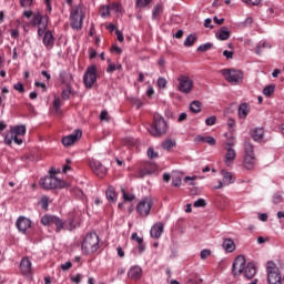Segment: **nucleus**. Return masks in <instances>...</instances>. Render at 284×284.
<instances>
[{
    "instance_id": "40",
    "label": "nucleus",
    "mask_w": 284,
    "mask_h": 284,
    "mask_svg": "<svg viewBox=\"0 0 284 284\" xmlns=\"http://www.w3.org/2000/svg\"><path fill=\"white\" fill-rule=\"evenodd\" d=\"M49 21H50V17H48V16H42V18L40 19V24H39V27H40V28H45V29H48V23H49Z\"/></svg>"
},
{
    "instance_id": "10",
    "label": "nucleus",
    "mask_w": 284,
    "mask_h": 284,
    "mask_svg": "<svg viewBox=\"0 0 284 284\" xmlns=\"http://www.w3.org/2000/svg\"><path fill=\"white\" fill-rule=\"evenodd\" d=\"M83 83L89 90L97 83V65H90L83 75Z\"/></svg>"
},
{
    "instance_id": "11",
    "label": "nucleus",
    "mask_w": 284,
    "mask_h": 284,
    "mask_svg": "<svg viewBox=\"0 0 284 284\" xmlns=\"http://www.w3.org/2000/svg\"><path fill=\"white\" fill-rule=\"evenodd\" d=\"M40 185L43 190H57L63 187V182L54 176H47L40 180Z\"/></svg>"
},
{
    "instance_id": "28",
    "label": "nucleus",
    "mask_w": 284,
    "mask_h": 284,
    "mask_svg": "<svg viewBox=\"0 0 284 284\" xmlns=\"http://www.w3.org/2000/svg\"><path fill=\"white\" fill-rule=\"evenodd\" d=\"M105 196L108 199V201H110L111 203H116V190L114 189V186H109L106 192H105Z\"/></svg>"
},
{
    "instance_id": "63",
    "label": "nucleus",
    "mask_w": 284,
    "mask_h": 284,
    "mask_svg": "<svg viewBox=\"0 0 284 284\" xmlns=\"http://www.w3.org/2000/svg\"><path fill=\"white\" fill-rule=\"evenodd\" d=\"M100 121H109L108 112L105 110L100 113Z\"/></svg>"
},
{
    "instance_id": "26",
    "label": "nucleus",
    "mask_w": 284,
    "mask_h": 284,
    "mask_svg": "<svg viewBox=\"0 0 284 284\" xmlns=\"http://www.w3.org/2000/svg\"><path fill=\"white\" fill-rule=\"evenodd\" d=\"M222 247L225 250V252H234V250H236V244L232 239H225L223 241Z\"/></svg>"
},
{
    "instance_id": "59",
    "label": "nucleus",
    "mask_w": 284,
    "mask_h": 284,
    "mask_svg": "<svg viewBox=\"0 0 284 284\" xmlns=\"http://www.w3.org/2000/svg\"><path fill=\"white\" fill-rule=\"evenodd\" d=\"M131 239H132L133 241H136L138 244H139V243H143V237H139V234H138V233H133V234L131 235Z\"/></svg>"
},
{
    "instance_id": "7",
    "label": "nucleus",
    "mask_w": 284,
    "mask_h": 284,
    "mask_svg": "<svg viewBox=\"0 0 284 284\" xmlns=\"http://www.w3.org/2000/svg\"><path fill=\"white\" fill-rule=\"evenodd\" d=\"M227 83H241L243 81V72L235 69H223L220 71Z\"/></svg>"
},
{
    "instance_id": "9",
    "label": "nucleus",
    "mask_w": 284,
    "mask_h": 284,
    "mask_svg": "<svg viewBox=\"0 0 284 284\" xmlns=\"http://www.w3.org/2000/svg\"><path fill=\"white\" fill-rule=\"evenodd\" d=\"M194 90V80L189 75L179 77V91L183 94H190Z\"/></svg>"
},
{
    "instance_id": "33",
    "label": "nucleus",
    "mask_w": 284,
    "mask_h": 284,
    "mask_svg": "<svg viewBox=\"0 0 284 284\" xmlns=\"http://www.w3.org/2000/svg\"><path fill=\"white\" fill-rule=\"evenodd\" d=\"M61 98H54L53 100V114H55L57 116H60L61 114Z\"/></svg>"
},
{
    "instance_id": "50",
    "label": "nucleus",
    "mask_w": 284,
    "mask_h": 284,
    "mask_svg": "<svg viewBox=\"0 0 284 284\" xmlns=\"http://www.w3.org/2000/svg\"><path fill=\"white\" fill-rule=\"evenodd\" d=\"M193 205L195 207H205V205H207V202H205L204 199H199L193 203Z\"/></svg>"
},
{
    "instance_id": "57",
    "label": "nucleus",
    "mask_w": 284,
    "mask_h": 284,
    "mask_svg": "<svg viewBox=\"0 0 284 284\" xmlns=\"http://www.w3.org/2000/svg\"><path fill=\"white\" fill-rule=\"evenodd\" d=\"M223 57H225L226 59H234V51L224 50Z\"/></svg>"
},
{
    "instance_id": "36",
    "label": "nucleus",
    "mask_w": 284,
    "mask_h": 284,
    "mask_svg": "<svg viewBox=\"0 0 284 284\" xmlns=\"http://www.w3.org/2000/svg\"><path fill=\"white\" fill-rule=\"evenodd\" d=\"M196 41V36L190 34L185 40H184V45L185 48H192Z\"/></svg>"
},
{
    "instance_id": "41",
    "label": "nucleus",
    "mask_w": 284,
    "mask_h": 284,
    "mask_svg": "<svg viewBox=\"0 0 284 284\" xmlns=\"http://www.w3.org/2000/svg\"><path fill=\"white\" fill-rule=\"evenodd\" d=\"M21 8H32L34 0H19Z\"/></svg>"
},
{
    "instance_id": "42",
    "label": "nucleus",
    "mask_w": 284,
    "mask_h": 284,
    "mask_svg": "<svg viewBox=\"0 0 284 284\" xmlns=\"http://www.w3.org/2000/svg\"><path fill=\"white\" fill-rule=\"evenodd\" d=\"M42 17H43V14H41V13H36L34 16H33V19H32V26H40V23H41V19H42Z\"/></svg>"
},
{
    "instance_id": "29",
    "label": "nucleus",
    "mask_w": 284,
    "mask_h": 284,
    "mask_svg": "<svg viewBox=\"0 0 284 284\" xmlns=\"http://www.w3.org/2000/svg\"><path fill=\"white\" fill-rule=\"evenodd\" d=\"M201 108H203V103L199 100H194L190 103V111L193 114H199V112H201Z\"/></svg>"
},
{
    "instance_id": "56",
    "label": "nucleus",
    "mask_w": 284,
    "mask_h": 284,
    "mask_svg": "<svg viewBox=\"0 0 284 284\" xmlns=\"http://www.w3.org/2000/svg\"><path fill=\"white\" fill-rule=\"evenodd\" d=\"M243 3H246V6H258L261 3V0H242Z\"/></svg>"
},
{
    "instance_id": "55",
    "label": "nucleus",
    "mask_w": 284,
    "mask_h": 284,
    "mask_svg": "<svg viewBox=\"0 0 284 284\" xmlns=\"http://www.w3.org/2000/svg\"><path fill=\"white\" fill-rule=\"evenodd\" d=\"M109 8L114 10V12H121V4L119 2H113Z\"/></svg>"
},
{
    "instance_id": "53",
    "label": "nucleus",
    "mask_w": 284,
    "mask_h": 284,
    "mask_svg": "<svg viewBox=\"0 0 284 284\" xmlns=\"http://www.w3.org/2000/svg\"><path fill=\"white\" fill-rule=\"evenodd\" d=\"M211 254H212V251L204 248L201 251L200 256H201L202 261H205V258H207V256H210Z\"/></svg>"
},
{
    "instance_id": "12",
    "label": "nucleus",
    "mask_w": 284,
    "mask_h": 284,
    "mask_svg": "<svg viewBox=\"0 0 284 284\" xmlns=\"http://www.w3.org/2000/svg\"><path fill=\"white\" fill-rule=\"evenodd\" d=\"M89 166L92 170L93 174L95 176H99L100 179H103V176L108 174V169H105V166H103V164H101V162L97 160H90Z\"/></svg>"
},
{
    "instance_id": "64",
    "label": "nucleus",
    "mask_w": 284,
    "mask_h": 284,
    "mask_svg": "<svg viewBox=\"0 0 284 284\" xmlns=\"http://www.w3.org/2000/svg\"><path fill=\"white\" fill-rule=\"evenodd\" d=\"M72 283H81V274H77L75 276L71 277Z\"/></svg>"
},
{
    "instance_id": "14",
    "label": "nucleus",
    "mask_w": 284,
    "mask_h": 284,
    "mask_svg": "<svg viewBox=\"0 0 284 284\" xmlns=\"http://www.w3.org/2000/svg\"><path fill=\"white\" fill-rule=\"evenodd\" d=\"M233 276H241L245 270V256L239 255L233 262Z\"/></svg>"
},
{
    "instance_id": "44",
    "label": "nucleus",
    "mask_w": 284,
    "mask_h": 284,
    "mask_svg": "<svg viewBox=\"0 0 284 284\" xmlns=\"http://www.w3.org/2000/svg\"><path fill=\"white\" fill-rule=\"evenodd\" d=\"M211 49H212V43L207 42V43L201 44L197 48V52H207V50H211Z\"/></svg>"
},
{
    "instance_id": "5",
    "label": "nucleus",
    "mask_w": 284,
    "mask_h": 284,
    "mask_svg": "<svg viewBox=\"0 0 284 284\" xmlns=\"http://www.w3.org/2000/svg\"><path fill=\"white\" fill-rule=\"evenodd\" d=\"M244 152L243 165L245 170H254V165H256V155L254 154V145H252V142L245 141Z\"/></svg>"
},
{
    "instance_id": "61",
    "label": "nucleus",
    "mask_w": 284,
    "mask_h": 284,
    "mask_svg": "<svg viewBox=\"0 0 284 284\" xmlns=\"http://www.w3.org/2000/svg\"><path fill=\"white\" fill-rule=\"evenodd\" d=\"M72 267V262H65L64 264H61V270L67 272V270H70Z\"/></svg>"
},
{
    "instance_id": "8",
    "label": "nucleus",
    "mask_w": 284,
    "mask_h": 284,
    "mask_svg": "<svg viewBox=\"0 0 284 284\" xmlns=\"http://www.w3.org/2000/svg\"><path fill=\"white\" fill-rule=\"evenodd\" d=\"M154 205V202L150 197H145L141 200L136 205V212L140 216H150V212L152 210V206Z\"/></svg>"
},
{
    "instance_id": "39",
    "label": "nucleus",
    "mask_w": 284,
    "mask_h": 284,
    "mask_svg": "<svg viewBox=\"0 0 284 284\" xmlns=\"http://www.w3.org/2000/svg\"><path fill=\"white\" fill-rule=\"evenodd\" d=\"M40 205H41L42 210L48 211V206L50 205V197L49 196H43L40 200Z\"/></svg>"
},
{
    "instance_id": "47",
    "label": "nucleus",
    "mask_w": 284,
    "mask_h": 284,
    "mask_svg": "<svg viewBox=\"0 0 284 284\" xmlns=\"http://www.w3.org/2000/svg\"><path fill=\"white\" fill-rule=\"evenodd\" d=\"M168 85V80L165 78H159L158 79V88L165 89Z\"/></svg>"
},
{
    "instance_id": "20",
    "label": "nucleus",
    "mask_w": 284,
    "mask_h": 284,
    "mask_svg": "<svg viewBox=\"0 0 284 284\" xmlns=\"http://www.w3.org/2000/svg\"><path fill=\"white\" fill-rule=\"evenodd\" d=\"M165 225L163 224V222H158L155 223L150 231L151 237L152 239H161V234H163V230H164Z\"/></svg>"
},
{
    "instance_id": "18",
    "label": "nucleus",
    "mask_w": 284,
    "mask_h": 284,
    "mask_svg": "<svg viewBox=\"0 0 284 284\" xmlns=\"http://www.w3.org/2000/svg\"><path fill=\"white\" fill-rule=\"evenodd\" d=\"M226 153L224 158V163L226 168H230L234 163V160L236 159V150H234L232 146L225 148Z\"/></svg>"
},
{
    "instance_id": "43",
    "label": "nucleus",
    "mask_w": 284,
    "mask_h": 284,
    "mask_svg": "<svg viewBox=\"0 0 284 284\" xmlns=\"http://www.w3.org/2000/svg\"><path fill=\"white\" fill-rule=\"evenodd\" d=\"M108 68H106V72L108 74H112L113 72H116V64L114 62H111L110 60H108Z\"/></svg>"
},
{
    "instance_id": "46",
    "label": "nucleus",
    "mask_w": 284,
    "mask_h": 284,
    "mask_svg": "<svg viewBox=\"0 0 284 284\" xmlns=\"http://www.w3.org/2000/svg\"><path fill=\"white\" fill-rule=\"evenodd\" d=\"M196 179H199V176H196V175L185 176L184 183H186L187 185H194V182L196 181Z\"/></svg>"
},
{
    "instance_id": "37",
    "label": "nucleus",
    "mask_w": 284,
    "mask_h": 284,
    "mask_svg": "<svg viewBox=\"0 0 284 284\" xmlns=\"http://www.w3.org/2000/svg\"><path fill=\"white\" fill-rule=\"evenodd\" d=\"M275 88L276 87L274 84H270V85L265 87L264 90H263V95L264 97H272V94H274Z\"/></svg>"
},
{
    "instance_id": "52",
    "label": "nucleus",
    "mask_w": 284,
    "mask_h": 284,
    "mask_svg": "<svg viewBox=\"0 0 284 284\" xmlns=\"http://www.w3.org/2000/svg\"><path fill=\"white\" fill-rule=\"evenodd\" d=\"M12 142H14V135L11 133L10 135L4 136V143L6 145H12Z\"/></svg>"
},
{
    "instance_id": "48",
    "label": "nucleus",
    "mask_w": 284,
    "mask_h": 284,
    "mask_svg": "<svg viewBox=\"0 0 284 284\" xmlns=\"http://www.w3.org/2000/svg\"><path fill=\"white\" fill-rule=\"evenodd\" d=\"M150 3H152V0H136L138 8H145Z\"/></svg>"
},
{
    "instance_id": "17",
    "label": "nucleus",
    "mask_w": 284,
    "mask_h": 284,
    "mask_svg": "<svg viewBox=\"0 0 284 284\" xmlns=\"http://www.w3.org/2000/svg\"><path fill=\"white\" fill-rule=\"evenodd\" d=\"M221 174L223 176V182L219 181V185L214 186V190H221L223 187V183L224 185H232V183L236 181V178H234V174H232V172L222 170Z\"/></svg>"
},
{
    "instance_id": "30",
    "label": "nucleus",
    "mask_w": 284,
    "mask_h": 284,
    "mask_svg": "<svg viewBox=\"0 0 284 284\" xmlns=\"http://www.w3.org/2000/svg\"><path fill=\"white\" fill-rule=\"evenodd\" d=\"M195 141H197V143H207L209 145H216V140L212 136H201L197 135L195 138Z\"/></svg>"
},
{
    "instance_id": "19",
    "label": "nucleus",
    "mask_w": 284,
    "mask_h": 284,
    "mask_svg": "<svg viewBox=\"0 0 284 284\" xmlns=\"http://www.w3.org/2000/svg\"><path fill=\"white\" fill-rule=\"evenodd\" d=\"M20 271L23 276H30L32 272V262L28 257H23L20 262Z\"/></svg>"
},
{
    "instance_id": "32",
    "label": "nucleus",
    "mask_w": 284,
    "mask_h": 284,
    "mask_svg": "<svg viewBox=\"0 0 284 284\" xmlns=\"http://www.w3.org/2000/svg\"><path fill=\"white\" fill-rule=\"evenodd\" d=\"M161 14H163V4L162 3H158L153 8L152 19H154V20L161 19Z\"/></svg>"
},
{
    "instance_id": "15",
    "label": "nucleus",
    "mask_w": 284,
    "mask_h": 284,
    "mask_svg": "<svg viewBox=\"0 0 284 284\" xmlns=\"http://www.w3.org/2000/svg\"><path fill=\"white\" fill-rule=\"evenodd\" d=\"M16 226L22 234H28L30 227H32V221L28 217L20 216L16 222Z\"/></svg>"
},
{
    "instance_id": "1",
    "label": "nucleus",
    "mask_w": 284,
    "mask_h": 284,
    "mask_svg": "<svg viewBox=\"0 0 284 284\" xmlns=\"http://www.w3.org/2000/svg\"><path fill=\"white\" fill-rule=\"evenodd\" d=\"M41 225L44 227H50L52 225L55 226V232L59 234L62 230H68L72 232L77 227V223L74 222V216H70L68 221L61 220V217L57 215L44 214L40 220Z\"/></svg>"
},
{
    "instance_id": "51",
    "label": "nucleus",
    "mask_w": 284,
    "mask_h": 284,
    "mask_svg": "<svg viewBox=\"0 0 284 284\" xmlns=\"http://www.w3.org/2000/svg\"><path fill=\"white\" fill-rule=\"evenodd\" d=\"M149 159H158L159 153L154 151V149L150 148L146 152Z\"/></svg>"
},
{
    "instance_id": "23",
    "label": "nucleus",
    "mask_w": 284,
    "mask_h": 284,
    "mask_svg": "<svg viewBox=\"0 0 284 284\" xmlns=\"http://www.w3.org/2000/svg\"><path fill=\"white\" fill-rule=\"evenodd\" d=\"M244 275L248 280H252L253 276H256V266L254 263H248L246 267H244Z\"/></svg>"
},
{
    "instance_id": "27",
    "label": "nucleus",
    "mask_w": 284,
    "mask_h": 284,
    "mask_svg": "<svg viewBox=\"0 0 284 284\" xmlns=\"http://www.w3.org/2000/svg\"><path fill=\"white\" fill-rule=\"evenodd\" d=\"M60 81L61 83H63V85H72V81H73L72 74L65 71H62L60 73Z\"/></svg>"
},
{
    "instance_id": "58",
    "label": "nucleus",
    "mask_w": 284,
    "mask_h": 284,
    "mask_svg": "<svg viewBox=\"0 0 284 284\" xmlns=\"http://www.w3.org/2000/svg\"><path fill=\"white\" fill-rule=\"evenodd\" d=\"M115 34H116V39L120 43H123L124 38H123V32H121L120 30H115Z\"/></svg>"
},
{
    "instance_id": "2",
    "label": "nucleus",
    "mask_w": 284,
    "mask_h": 284,
    "mask_svg": "<svg viewBox=\"0 0 284 284\" xmlns=\"http://www.w3.org/2000/svg\"><path fill=\"white\" fill-rule=\"evenodd\" d=\"M83 19H85V7H83V3L71 7L69 21L72 30H82Z\"/></svg>"
},
{
    "instance_id": "35",
    "label": "nucleus",
    "mask_w": 284,
    "mask_h": 284,
    "mask_svg": "<svg viewBox=\"0 0 284 284\" xmlns=\"http://www.w3.org/2000/svg\"><path fill=\"white\" fill-rule=\"evenodd\" d=\"M70 94H72V84L65 85V88L61 92V99L68 101V99H70Z\"/></svg>"
},
{
    "instance_id": "62",
    "label": "nucleus",
    "mask_w": 284,
    "mask_h": 284,
    "mask_svg": "<svg viewBox=\"0 0 284 284\" xmlns=\"http://www.w3.org/2000/svg\"><path fill=\"white\" fill-rule=\"evenodd\" d=\"M204 28H210L212 30V28H214V26H212V19L207 18L204 21Z\"/></svg>"
},
{
    "instance_id": "31",
    "label": "nucleus",
    "mask_w": 284,
    "mask_h": 284,
    "mask_svg": "<svg viewBox=\"0 0 284 284\" xmlns=\"http://www.w3.org/2000/svg\"><path fill=\"white\" fill-rule=\"evenodd\" d=\"M216 37L220 41H227L230 39V30L225 27H222L221 30L216 33Z\"/></svg>"
},
{
    "instance_id": "22",
    "label": "nucleus",
    "mask_w": 284,
    "mask_h": 284,
    "mask_svg": "<svg viewBox=\"0 0 284 284\" xmlns=\"http://www.w3.org/2000/svg\"><path fill=\"white\" fill-rule=\"evenodd\" d=\"M42 43L47 50H52V48H54V36L52 34V31L44 32Z\"/></svg>"
},
{
    "instance_id": "16",
    "label": "nucleus",
    "mask_w": 284,
    "mask_h": 284,
    "mask_svg": "<svg viewBox=\"0 0 284 284\" xmlns=\"http://www.w3.org/2000/svg\"><path fill=\"white\" fill-rule=\"evenodd\" d=\"M11 134L14 136V143H17V145H21L23 143V139H21V136H26V125H16L11 128Z\"/></svg>"
},
{
    "instance_id": "25",
    "label": "nucleus",
    "mask_w": 284,
    "mask_h": 284,
    "mask_svg": "<svg viewBox=\"0 0 284 284\" xmlns=\"http://www.w3.org/2000/svg\"><path fill=\"white\" fill-rule=\"evenodd\" d=\"M248 114H250V104L248 103L240 104V106H239L240 119H247Z\"/></svg>"
},
{
    "instance_id": "24",
    "label": "nucleus",
    "mask_w": 284,
    "mask_h": 284,
    "mask_svg": "<svg viewBox=\"0 0 284 284\" xmlns=\"http://www.w3.org/2000/svg\"><path fill=\"white\" fill-rule=\"evenodd\" d=\"M265 134V131L263 128H255L251 131V136L253 141H263V136Z\"/></svg>"
},
{
    "instance_id": "38",
    "label": "nucleus",
    "mask_w": 284,
    "mask_h": 284,
    "mask_svg": "<svg viewBox=\"0 0 284 284\" xmlns=\"http://www.w3.org/2000/svg\"><path fill=\"white\" fill-rule=\"evenodd\" d=\"M123 201L132 202L134 201L135 196L134 194H130L125 192V189H121Z\"/></svg>"
},
{
    "instance_id": "4",
    "label": "nucleus",
    "mask_w": 284,
    "mask_h": 284,
    "mask_svg": "<svg viewBox=\"0 0 284 284\" xmlns=\"http://www.w3.org/2000/svg\"><path fill=\"white\" fill-rule=\"evenodd\" d=\"M149 132L152 136H163L168 132V123L163 116L159 114L153 115V124L150 126Z\"/></svg>"
},
{
    "instance_id": "54",
    "label": "nucleus",
    "mask_w": 284,
    "mask_h": 284,
    "mask_svg": "<svg viewBox=\"0 0 284 284\" xmlns=\"http://www.w3.org/2000/svg\"><path fill=\"white\" fill-rule=\"evenodd\" d=\"M206 125H215L216 124V116L212 115L205 120Z\"/></svg>"
},
{
    "instance_id": "6",
    "label": "nucleus",
    "mask_w": 284,
    "mask_h": 284,
    "mask_svg": "<svg viewBox=\"0 0 284 284\" xmlns=\"http://www.w3.org/2000/svg\"><path fill=\"white\" fill-rule=\"evenodd\" d=\"M266 272L268 284H283L281 273L274 262H267Z\"/></svg>"
},
{
    "instance_id": "45",
    "label": "nucleus",
    "mask_w": 284,
    "mask_h": 284,
    "mask_svg": "<svg viewBox=\"0 0 284 284\" xmlns=\"http://www.w3.org/2000/svg\"><path fill=\"white\" fill-rule=\"evenodd\" d=\"M100 14H101V17H110V7L109 6H102L100 8Z\"/></svg>"
},
{
    "instance_id": "49",
    "label": "nucleus",
    "mask_w": 284,
    "mask_h": 284,
    "mask_svg": "<svg viewBox=\"0 0 284 284\" xmlns=\"http://www.w3.org/2000/svg\"><path fill=\"white\" fill-rule=\"evenodd\" d=\"M13 89L17 90V92H20V94H23L26 92V88L23 87V83L18 82L13 85Z\"/></svg>"
},
{
    "instance_id": "60",
    "label": "nucleus",
    "mask_w": 284,
    "mask_h": 284,
    "mask_svg": "<svg viewBox=\"0 0 284 284\" xmlns=\"http://www.w3.org/2000/svg\"><path fill=\"white\" fill-rule=\"evenodd\" d=\"M10 34L12 39H19V29H12Z\"/></svg>"
},
{
    "instance_id": "13",
    "label": "nucleus",
    "mask_w": 284,
    "mask_h": 284,
    "mask_svg": "<svg viewBox=\"0 0 284 284\" xmlns=\"http://www.w3.org/2000/svg\"><path fill=\"white\" fill-rule=\"evenodd\" d=\"M81 136H83V132L77 129L70 135H67L62 139V144L65 148H70V145H74V143H77Z\"/></svg>"
},
{
    "instance_id": "34",
    "label": "nucleus",
    "mask_w": 284,
    "mask_h": 284,
    "mask_svg": "<svg viewBox=\"0 0 284 284\" xmlns=\"http://www.w3.org/2000/svg\"><path fill=\"white\" fill-rule=\"evenodd\" d=\"M175 145H176V141L170 138L162 142V148L163 150H166V152H170V150H172V148H174Z\"/></svg>"
},
{
    "instance_id": "3",
    "label": "nucleus",
    "mask_w": 284,
    "mask_h": 284,
    "mask_svg": "<svg viewBox=\"0 0 284 284\" xmlns=\"http://www.w3.org/2000/svg\"><path fill=\"white\" fill-rule=\"evenodd\" d=\"M101 247V241L97 233H88L82 242V252L84 254H94Z\"/></svg>"
},
{
    "instance_id": "21",
    "label": "nucleus",
    "mask_w": 284,
    "mask_h": 284,
    "mask_svg": "<svg viewBox=\"0 0 284 284\" xmlns=\"http://www.w3.org/2000/svg\"><path fill=\"white\" fill-rule=\"evenodd\" d=\"M128 276L132 281H139L141 280V276H143V268H141L139 265L132 266L128 272Z\"/></svg>"
}]
</instances>
